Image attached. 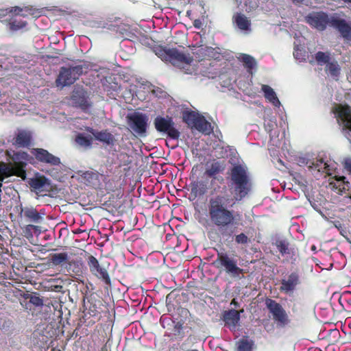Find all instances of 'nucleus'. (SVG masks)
I'll return each mask as SVG.
<instances>
[{
	"label": "nucleus",
	"instance_id": "2f4dec72",
	"mask_svg": "<svg viewBox=\"0 0 351 351\" xmlns=\"http://www.w3.org/2000/svg\"><path fill=\"white\" fill-rule=\"evenodd\" d=\"M326 71L333 79L337 80L340 75L341 68L337 61L332 60L326 64Z\"/></svg>",
	"mask_w": 351,
	"mask_h": 351
},
{
	"label": "nucleus",
	"instance_id": "39448f33",
	"mask_svg": "<svg viewBox=\"0 0 351 351\" xmlns=\"http://www.w3.org/2000/svg\"><path fill=\"white\" fill-rule=\"evenodd\" d=\"M332 112L339 125L344 131V135L351 143V108L348 106L337 105Z\"/></svg>",
	"mask_w": 351,
	"mask_h": 351
},
{
	"label": "nucleus",
	"instance_id": "f257e3e1",
	"mask_svg": "<svg viewBox=\"0 0 351 351\" xmlns=\"http://www.w3.org/2000/svg\"><path fill=\"white\" fill-rule=\"evenodd\" d=\"M233 204V199L226 195L211 198L208 204V216L211 223L219 228L234 225L239 215L229 208Z\"/></svg>",
	"mask_w": 351,
	"mask_h": 351
},
{
	"label": "nucleus",
	"instance_id": "f3484780",
	"mask_svg": "<svg viewBox=\"0 0 351 351\" xmlns=\"http://www.w3.org/2000/svg\"><path fill=\"white\" fill-rule=\"evenodd\" d=\"M19 215L21 217H25L28 221L33 223H40L43 220V216L45 215L43 210L38 211L33 207L20 206Z\"/></svg>",
	"mask_w": 351,
	"mask_h": 351
},
{
	"label": "nucleus",
	"instance_id": "a878e982",
	"mask_svg": "<svg viewBox=\"0 0 351 351\" xmlns=\"http://www.w3.org/2000/svg\"><path fill=\"white\" fill-rule=\"evenodd\" d=\"M240 319L239 313L236 310H230L225 312L223 315V321L226 326L231 330L235 329Z\"/></svg>",
	"mask_w": 351,
	"mask_h": 351
},
{
	"label": "nucleus",
	"instance_id": "c03bdc74",
	"mask_svg": "<svg viewBox=\"0 0 351 351\" xmlns=\"http://www.w3.org/2000/svg\"><path fill=\"white\" fill-rule=\"evenodd\" d=\"M84 178H87V179H96L97 178V175L95 173H90V172H86L84 173Z\"/></svg>",
	"mask_w": 351,
	"mask_h": 351
},
{
	"label": "nucleus",
	"instance_id": "4468645a",
	"mask_svg": "<svg viewBox=\"0 0 351 351\" xmlns=\"http://www.w3.org/2000/svg\"><path fill=\"white\" fill-rule=\"evenodd\" d=\"M266 304L268 309L272 314L274 319L276 321H277L280 325H285L287 324V315L285 310L278 303L274 300H267Z\"/></svg>",
	"mask_w": 351,
	"mask_h": 351
},
{
	"label": "nucleus",
	"instance_id": "aec40b11",
	"mask_svg": "<svg viewBox=\"0 0 351 351\" xmlns=\"http://www.w3.org/2000/svg\"><path fill=\"white\" fill-rule=\"evenodd\" d=\"M225 169L224 162L216 160H209L205 164V171L204 174L210 178H215V176L223 172Z\"/></svg>",
	"mask_w": 351,
	"mask_h": 351
},
{
	"label": "nucleus",
	"instance_id": "b1692460",
	"mask_svg": "<svg viewBox=\"0 0 351 351\" xmlns=\"http://www.w3.org/2000/svg\"><path fill=\"white\" fill-rule=\"evenodd\" d=\"M261 90L264 94L265 99L272 104L274 107L280 108L281 103L278 99L277 95L274 90L269 86L263 84L261 86Z\"/></svg>",
	"mask_w": 351,
	"mask_h": 351
},
{
	"label": "nucleus",
	"instance_id": "37998d69",
	"mask_svg": "<svg viewBox=\"0 0 351 351\" xmlns=\"http://www.w3.org/2000/svg\"><path fill=\"white\" fill-rule=\"evenodd\" d=\"M13 10L14 8H11L9 10L0 9V20L8 15L9 16V17H10L11 14H12Z\"/></svg>",
	"mask_w": 351,
	"mask_h": 351
},
{
	"label": "nucleus",
	"instance_id": "f03ea898",
	"mask_svg": "<svg viewBox=\"0 0 351 351\" xmlns=\"http://www.w3.org/2000/svg\"><path fill=\"white\" fill-rule=\"evenodd\" d=\"M156 55L163 61L169 62L173 66L180 68L186 74H198L202 71L199 66L193 64V60L186 54L178 51L175 49L158 48L156 50Z\"/></svg>",
	"mask_w": 351,
	"mask_h": 351
},
{
	"label": "nucleus",
	"instance_id": "5fc2aeb1",
	"mask_svg": "<svg viewBox=\"0 0 351 351\" xmlns=\"http://www.w3.org/2000/svg\"><path fill=\"white\" fill-rule=\"evenodd\" d=\"M350 198H351V196H350Z\"/></svg>",
	"mask_w": 351,
	"mask_h": 351
},
{
	"label": "nucleus",
	"instance_id": "e433bc0d",
	"mask_svg": "<svg viewBox=\"0 0 351 351\" xmlns=\"http://www.w3.org/2000/svg\"><path fill=\"white\" fill-rule=\"evenodd\" d=\"M315 59L318 64L321 65L327 64L331 61L330 53L322 51H319L315 54Z\"/></svg>",
	"mask_w": 351,
	"mask_h": 351
},
{
	"label": "nucleus",
	"instance_id": "bb28decb",
	"mask_svg": "<svg viewBox=\"0 0 351 351\" xmlns=\"http://www.w3.org/2000/svg\"><path fill=\"white\" fill-rule=\"evenodd\" d=\"M233 21L240 30L245 32H249L251 31L250 21L243 14L237 13L233 16Z\"/></svg>",
	"mask_w": 351,
	"mask_h": 351
},
{
	"label": "nucleus",
	"instance_id": "72a5a7b5",
	"mask_svg": "<svg viewBox=\"0 0 351 351\" xmlns=\"http://www.w3.org/2000/svg\"><path fill=\"white\" fill-rule=\"evenodd\" d=\"M299 44H298L296 42L294 43L295 47H294V52L293 56L295 58L299 61H302L305 60L306 58V51L300 45L301 40H299Z\"/></svg>",
	"mask_w": 351,
	"mask_h": 351
},
{
	"label": "nucleus",
	"instance_id": "412c9836",
	"mask_svg": "<svg viewBox=\"0 0 351 351\" xmlns=\"http://www.w3.org/2000/svg\"><path fill=\"white\" fill-rule=\"evenodd\" d=\"M72 101L76 106L80 107L82 110H88L91 104L86 95V93L82 89L75 90L72 95Z\"/></svg>",
	"mask_w": 351,
	"mask_h": 351
},
{
	"label": "nucleus",
	"instance_id": "7c9ffc66",
	"mask_svg": "<svg viewBox=\"0 0 351 351\" xmlns=\"http://www.w3.org/2000/svg\"><path fill=\"white\" fill-rule=\"evenodd\" d=\"M93 137L90 135H86L84 133H80L76 135L75 137V142L76 143L84 148V149H88L90 148L93 143Z\"/></svg>",
	"mask_w": 351,
	"mask_h": 351
},
{
	"label": "nucleus",
	"instance_id": "4c0bfd02",
	"mask_svg": "<svg viewBox=\"0 0 351 351\" xmlns=\"http://www.w3.org/2000/svg\"><path fill=\"white\" fill-rule=\"evenodd\" d=\"M276 246L279 252L282 255L289 254V244L285 241H278L276 242Z\"/></svg>",
	"mask_w": 351,
	"mask_h": 351
},
{
	"label": "nucleus",
	"instance_id": "dca6fc26",
	"mask_svg": "<svg viewBox=\"0 0 351 351\" xmlns=\"http://www.w3.org/2000/svg\"><path fill=\"white\" fill-rule=\"evenodd\" d=\"M32 154L40 162L47 163L50 165H59L60 164V159L50 154L47 150L42 148H34L32 150Z\"/></svg>",
	"mask_w": 351,
	"mask_h": 351
},
{
	"label": "nucleus",
	"instance_id": "ea45409f",
	"mask_svg": "<svg viewBox=\"0 0 351 351\" xmlns=\"http://www.w3.org/2000/svg\"><path fill=\"white\" fill-rule=\"evenodd\" d=\"M29 302L36 306H43V299L36 295H31L29 298Z\"/></svg>",
	"mask_w": 351,
	"mask_h": 351
},
{
	"label": "nucleus",
	"instance_id": "a211bd4d",
	"mask_svg": "<svg viewBox=\"0 0 351 351\" xmlns=\"http://www.w3.org/2000/svg\"><path fill=\"white\" fill-rule=\"evenodd\" d=\"M328 188L338 194H342L350 187V182L343 176H334L329 179Z\"/></svg>",
	"mask_w": 351,
	"mask_h": 351
},
{
	"label": "nucleus",
	"instance_id": "de8ad7c7",
	"mask_svg": "<svg viewBox=\"0 0 351 351\" xmlns=\"http://www.w3.org/2000/svg\"><path fill=\"white\" fill-rule=\"evenodd\" d=\"M336 227L339 230L341 234L343 235V237H346L345 236L346 231L342 229H340V228H341V224H339V226H336Z\"/></svg>",
	"mask_w": 351,
	"mask_h": 351
},
{
	"label": "nucleus",
	"instance_id": "6ab92c4d",
	"mask_svg": "<svg viewBox=\"0 0 351 351\" xmlns=\"http://www.w3.org/2000/svg\"><path fill=\"white\" fill-rule=\"evenodd\" d=\"M265 128L266 131L269 134L270 142L274 146H279L280 142L278 139V130L277 128V123L275 117L265 118Z\"/></svg>",
	"mask_w": 351,
	"mask_h": 351
},
{
	"label": "nucleus",
	"instance_id": "5701e85b",
	"mask_svg": "<svg viewBox=\"0 0 351 351\" xmlns=\"http://www.w3.org/2000/svg\"><path fill=\"white\" fill-rule=\"evenodd\" d=\"M29 186L35 191L41 192L50 186L49 180L43 176L36 175L29 181Z\"/></svg>",
	"mask_w": 351,
	"mask_h": 351
},
{
	"label": "nucleus",
	"instance_id": "20e7f679",
	"mask_svg": "<svg viewBox=\"0 0 351 351\" xmlns=\"http://www.w3.org/2000/svg\"><path fill=\"white\" fill-rule=\"evenodd\" d=\"M129 130L135 136L144 137L147 135L149 117L145 114L134 112L127 116Z\"/></svg>",
	"mask_w": 351,
	"mask_h": 351
},
{
	"label": "nucleus",
	"instance_id": "8fccbe9b",
	"mask_svg": "<svg viewBox=\"0 0 351 351\" xmlns=\"http://www.w3.org/2000/svg\"><path fill=\"white\" fill-rule=\"evenodd\" d=\"M345 4L351 6V0H341Z\"/></svg>",
	"mask_w": 351,
	"mask_h": 351
},
{
	"label": "nucleus",
	"instance_id": "1a4fd4ad",
	"mask_svg": "<svg viewBox=\"0 0 351 351\" xmlns=\"http://www.w3.org/2000/svg\"><path fill=\"white\" fill-rule=\"evenodd\" d=\"M82 72L83 69L80 66L62 68L56 80L57 86L63 87L73 84Z\"/></svg>",
	"mask_w": 351,
	"mask_h": 351
},
{
	"label": "nucleus",
	"instance_id": "864d4df0",
	"mask_svg": "<svg viewBox=\"0 0 351 351\" xmlns=\"http://www.w3.org/2000/svg\"><path fill=\"white\" fill-rule=\"evenodd\" d=\"M346 39H347V40H351V38H346Z\"/></svg>",
	"mask_w": 351,
	"mask_h": 351
},
{
	"label": "nucleus",
	"instance_id": "58836bf2",
	"mask_svg": "<svg viewBox=\"0 0 351 351\" xmlns=\"http://www.w3.org/2000/svg\"><path fill=\"white\" fill-rule=\"evenodd\" d=\"M202 50H204L205 56H207L209 58H212L214 59H217L219 58L218 53L213 47H206L204 49L202 48Z\"/></svg>",
	"mask_w": 351,
	"mask_h": 351
},
{
	"label": "nucleus",
	"instance_id": "a19ab883",
	"mask_svg": "<svg viewBox=\"0 0 351 351\" xmlns=\"http://www.w3.org/2000/svg\"><path fill=\"white\" fill-rule=\"evenodd\" d=\"M235 241L237 243L245 244L247 243L248 238L245 234L241 233L236 236Z\"/></svg>",
	"mask_w": 351,
	"mask_h": 351
},
{
	"label": "nucleus",
	"instance_id": "c85d7f7f",
	"mask_svg": "<svg viewBox=\"0 0 351 351\" xmlns=\"http://www.w3.org/2000/svg\"><path fill=\"white\" fill-rule=\"evenodd\" d=\"M238 59L243 62L244 66L250 73H252V70L256 68V62L252 56L245 53H241Z\"/></svg>",
	"mask_w": 351,
	"mask_h": 351
},
{
	"label": "nucleus",
	"instance_id": "3c124183",
	"mask_svg": "<svg viewBox=\"0 0 351 351\" xmlns=\"http://www.w3.org/2000/svg\"><path fill=\"white\" fill-rule=\"evenodd\" d=\"M194 25H195V27L199 28V21H195V23H194Z\"/></svg>",
	"mask_w": 351,
	"mask_h": 351
},
{
	"label": "nucleus",
	"instance_id": "9d476101",
	"mask_svg": "<svg viewBox=\"0 0 351 351\" xmlns=\"http://www.w3.org/2000/svg\"><path fill=\"white\" fill-rule=\"evenodd\" d=\"M332 15L324 12H313L306 16V21L313 27L323 31L327 25L331 26Z\"/></svg>",
	"mask_w": 351,
	"mask_h": 351
},
{
	"label": "nucleus",
	"instance_id": "c756f323",
	"mask_svg": "<svg viewBox=\"0 0 351 351\" xmlns=\"http://www.w3.org/2000/svg\"><path fill=\"white\" fill-rule=\"evenodd\" d=\"M31 134L27 131H19L15 138L14 143L19 147H26L30 144Z\"/></svg>",
	"mask_w": 351,
	"mask_h": 351
},
{
	"label": "nucleus",
	"instance_id": "2eb2a0df",
	"mask_svg": "<svg viewBox=\"0 0 351 351\" xmlns=\"http://www.w3.org/2000/svg\"><path fill=\"white\" fill-rule=\"evenodd\" d=\"M88 265L90 272L99 278L102 279L106 284H110V279L106 269L101 267L97 259L90 256L88 259Z\"/></svg>",
	"mask_w": 351,
	"mask_h": 351
},
{
	"label": "nucleus",
	"instance_id": "f8f14e48",
	"mask_svg": "<svg viewBox=\"0 0 351 351\" xmlns=\"http://www.w3.org/2000/svg\"><path fill=\"white\" fill-rule=\"evenodd\" d=\"M217 261L232 277H239L243 273V270L237 266V261L230 258L227 254H219Z\"/></svg>",
	"mask_w": 351,
	"mask_h": 351
},
{
	"label": "nucleus",
	"instance_id": "f704fd0d",
	"mask_svg": "<svg viewBox=\"0 0 351 351\" xmlns=\"http://www.w3.org/2000/svg\"><path fill=\"white\" fill-rule=\"evenodd\" d=\"M254 346L253 341L243 338L238 342V350L239 351H252Z\"/></svg>",
	"mask_w": 351,
	"mask_h": 351
},
{
	"label": "nucleus",
	"instance_id": "ddd939ff",
	"mask_svg": "<svg viewBox=\"0 0 351 351\" xmlns=\"http://www.w3.org/2000/svg\"><path fill=\"white\" fill-rule=\"evenodd\" d=\"M331 27L335 28L343 38H351V21L341 19L337 14L332 15Z\"/></svg>",
	"mask_w": 351,
	"mask_h": 351
},
{
	"label": "nucleus",
	"instance_id": "79ce46f5",
	"mask_svg": "<svg viewBox=\"0 0 351 351\" xmlns=\"http://www.w3.org/2000/svg\"><path fill=\"white\" fill-rule=\"evenodd\" d=\"M344 169L351 175V158H346L343 161Z\"/></svg>",
	"mask_w": 351,
	"mask_h": 351
},
{
	"label": "nucleus",
	"instance_id": "603ef678",
	"mask_svg": "<svg viewBox=\"0 0 351 351\" xmlns=\"http://www.w3.org/2000/svg\"><path fill=\"white\" fill-rule=\"evenodd\" d=\"M293 1H295V2H298V3H300V2H302L303 0H293Z\"/></svg>",
	"mask_w": 351,
	"mask_h": 351
},
{
	"label": "nucleus",
	"instance_id": "393cba45",
	"mask_svg": "<svg viewBox=\"0 0 351 351\" xmlns=\"http://www.w3.org/2000/svg\"><path fill=\"white\" fill-rule=\"evenodd\" d=\"M86 130L91 133L97 141L107 145H112L114 143V138L113 135L107 131L98 132L91 128H87Z\"/></svg>",
	"mask_w": 351,
	"mask_h": 351
},
{
	"label": "nucleus",
	"instance_id": "473e14b6",
	"mask_svg": "<svg viewBox=\"0 0 351 351\" xmlns=\"http://www.w3.org/2000/svg\"><path fill=\"white\" fill-rule=\"evenodd\" d=\"M69 259V255L66 252L53 254L51 256V262L54 265H60L66 263Z\"/></svg>",
	"mask_w": 351,
	"mask_h": 351
},
{
	"label": "nucleus",
	"instance_id": "cd10ccee",
	"mask_svg": "<svg viewBox=\"0 0 351 351\" xmlns=\"http://www.w3.org/2000/svg\"><path fill=\"white\" fill-rule=\"evenodd\" d=\"M208 180H199L192 184L191 191L196 197L206 194L209 189Z\"/></svg>",
	"mask_w": 351,
	"mask_h": 351
},
{
	"label": "nucleus",
	"instance_id": "7ed1b4c3",
	"mask_svg": "<svg viewBox=\"0 0 351 351\" xmlns=\"http://www.w3.org/2000/svg\"><path fill=\"white\" fill-rule=\"evenodd\" d=\"M231 180L235 199L240 200L245 197L250 189L246 167L242 165L234 166L231 171Z\"/></svg>",
	"mask_w": 351,
	"mask_h": 351
},
{
	"label": "nucleus",
	"instance_id": "49530a36",
	"mask_svg": "<svg viewBox=\"0 0 351 351\" xmlns=\"http://www.w3.org/2000/svg\"><path fill=\"white\" fill-rule=\"evenodd\" d=\"M308 201L310 202V204L312 206V207L315 210H318V206H317V204L315 202L311 201L310 199H308Z\"/></svg>",
	"mask_w": 351,
	"mask_h": 351
},
{
	"label": "nucleus",
	"instance_id": "09e8293b",
	"mask_svg": "<svg viewBox=\"0 0 351 351\" xmlns=\"http://www.w3.org/2000/svg\"><path fill=\"white\" fill-rule=\"evenodd\" d=\"M231 85H232V82L230 80L228 82H225L224 84H222L223 86H226V87H229Z\"/></svg>",
	"mask_w": 351,
	"mask_h": 351
},
{
	"label": "nucleus",
	"instance_id": "0eeeda50",
	"mask_svg": "<svg viewBox=\"0 0 351 351\" xmlns=\"http://www.w3.org/2000/svg\"><path fill=\"white\" fill-rule=\"evenodd\" d=\"M300 165L306 166L315 177H318L319 174L326 173L331 175L330 165L324 162L322 158H315L308 160L302 158L299 160Z\"/></svg>",
	"mask_w": 351,
	"mask_h": 351
},
{
	"label": "nucleus",
	"instance_id": "6e6552de",
	"mask_svg": "<svg viewBox=\"0 0 351 351\" xmlns=\"http://www.w3.org/2000/svg\"><path fill=\"white\" fill-rule=\"evenodd\" d=\"M34 14V13L32 12V9L29 8L24 9L18 7L14 8L9 22L10 29L13 31L23 29L27 25V21L23 20V19Z\"/></svg>",
	"mask_w": 351,
	"mask_h": 351
},
{
	"label": "nucleus",
	"instance_id": "4be33fe9",
	"mask_svg": "<svg viewBox=\"0 0 351 351\" xmlns=\"http://www.w3.org/2000/svg\"><path fill=\"white\" fill-rule=\"evenodd\" d=\"M299 283V276L295 273H291L282 280L280 290L286 293L293 292Z\"/></svg>",
	"mask_w": 351,
	"mask_h": 351
},
{
	"label": "nucleus",
	"instance_id": "a18cd8bd",
	"mask_svg": "<svg viewBox=\"0 0 351 351\" xmlns=\"http://www.w3.org/2000/svg\"><path fill=\"white\" fill-rule=\"evenodd\" d=\"M16 158H21L22 159L26 160L27 158V154L25 152H19L16 154Z\"/></svg>",
	"mask_w": 351,
	"mask_h": 351
},
{
	"label": "nucleus",
	"instance_id": "9b49d317",
	"mask_svg": "<svg viewBox=\"0 0 351 351\" xmlns=\"http://www.w3.org/2000/svg\"><path fill=\"white\" fill-rule=\"evenodd\" d=\"M154 125L157 131L165 132L173 139H178L180 132L173 127L172 119L167 117H157L154 120Z\"/></svg>",
	"mask_w": 351,
	"mask_h": 351
},
{
	"label": "nucleus",
	"instance_id": "423d86ee",
	"mask_svg": "<svg viewBox=\"0 0 351 351\" xmlns=\"http://www.w3.org/2000/svg\"><path fill=\"white\" fill-rule=\"evenodd\" d=\"M183 119L190 127L205 134H208L212 131L210 123L195 112H185L183 114Z\"/></svg>",
	"mask_w": 351,
	"mask_h": 351
},
{
	"label": "nucleus",
	"instance_id": "c9c22d12",
	"mask_svg": "<svg viewBox=\"0 0 351 351\" xmlns=\"http://www.w3.org/2000/svg\"><path fill=\"white\" fill-rule=\"evenodd\" d=\"M34 231L35 233L39 234L41 232L40 228L38 226H34L32 224L27 225L23 228V232L25 237L27 239L33 237V232Z\"/></svg>",
	"mask_w": 351,
	"mask_h": 351
}]
</instances>
